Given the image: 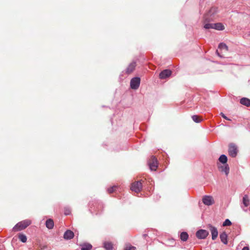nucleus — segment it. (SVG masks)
Wrapping results in <instances>:
<instances>
[{"instance_id": "f03ea898", "label": "nucleus", "mask_w": 250, "mask_h": 250, "mask_svg": "<svg viewBox=\"0 0 250 250\" xmlns=\"http://www.w3.org/2000/svg\"><path fill=\"white\" fill-rule=\"evenodd\" d=\"M89 206V210L92 213L95 212L96 214L100 213L104 207L102 203L98 201L90 202Z\"/></svg>"}, {"instance_id": "7c9ffc66", "label": "nucleus", "mask_w": 250, "mask_h": 250, "mask_svg": "<svg viewBox=\"0 0 250 250\" xmlns=\"http://www.w3.org/2000/svg\"><path fill=\"white\" fill-rule=\"evenodd\" d=\"M220 115L225 119L226 120H229V121H230V119H229V118H228L222 112H221L220 113Z\"/></svg>"}, {"instance_id": "dca6fc26", "label": "nucleus", "mask_w": 250, "mask_h": 250, "mask_svg": "<svg viewBox=\"0 0 250 250\" xmlns=\"http://www.w3.org/2000/svg\"><path fill=\"white\" fill-rule=\"evenodd\" d=\"M81 250H91L92 246L88 243H84L80 245Z\"/></svg>"}, {"instance_id": "7ed1b4c3", "label": "nucleus", "mask_w": 250, "mask_h": 250, "mask_svg": "<svg viewBox=\"0 0 250 250\" xmlns=\"http://www.w3.org/2000/svg\"><path fill=\"white\" fill-rule=\"evenodd\" d=\"M31 224L30 220H24L17 223L13 228L14 231H20L25 229Z\"/></svg>"}, {"instance_id": "2f4dec72", "label": "nucleus", "mask_w": 250, "mask_h": 250, "mask_svg": "<svg viewBox=\"0 0 250 250\" xmlns=\"http://www.w3.org/2000/svg\"><path fill=\"white\" fill-rule=\"evenodd\" d=\"M70 213V211L69 209H65L64 214L66 215H69Z\"/></svg>"}, {"instance_id": "f8f14e48", "label": "nucleus", "mask_w": 250, "mask_h": 250, "mask_svg": "<svg viewBox=\"0 0 250 250\" xmlns=\"http://www.w3.org/2000/svg\"><path fill=\"white\" fill-rule=\"evenodd\" d=\"M74 236V232L69 229H68L65 231L63 234V238L65 240H70L72 239Z\"/></svg>"}, {"instance_id": "2eb2a0df", "label": "nucleus", "mask_w": 250, "mask_h": 250, "mask_svg": "<svg viewBox=\"0 0 250 250\" xmlns=\"http://www.w3.org/2000/svg\"><path fill=\"white\" fill-rule=\"evenodd\" d=\"M220 238L224 244H228V235L226 232L224 231L220 234Z\"/></svg>"}, {"instance_id": "6ab92c4d", "label": "nucleus", "mask_w": 250, "mask_h": 250, "mask_svg": "<svg viewBox=\"0 0 250 250\" xmlns=\"http://www.w3.org/2000/svg\"><path fill=\"white\" fill-rule=\"evenodd\" d=\"M103 247L106 250H113V244L110 242L104 241L103 243Z\"/></svg>"}, {"instance_id": "473e14b6", "label": "nucleus", "mask_w": 250, "mask_h": 250, "mask_svg": "<svg viewBox=\"0 0 250 250\" xmlns=\"http://www.w3.org/2000/svg\"><path fill=\"white\" fill-rule=\"evenodd\" d=\"M40 248L42 250H44V249H45L47 248V246L45 245H43V246L40 245Z\"/></svg>"}, {"instance_id": "412c9836", "label": "nucleus", "mask_w": 250, "mask_h": 250, "mask_svg": "<svg viewBox=\"0 0 250 250\" xmlns=\"http://www.w3.org/2000/svg\"><path fill=\"white\" fill-rule=\"evenodd\" d=\"M240 103L247 106H250V100L247 98H242L240 99Z\"/></svg>"}, {"instance_id": "423d86ee", "label": "nucleus", "mask_w": 250, "mask_h": 250, "mask_svg": "<svg viewBox=\"0 0 250 250\" xmlns=\"http://www.w3.org/2000/svg\"><path fill=\"white\" fill-rule=\"evenodd\" d=\"M208 232L205 229H199L196 232V236L199 239H204L208 235Z\"/></svg>"}, {"instance_id": "393cba45", "label": "nucleus", "mask_w": 250, "mask_h": 250, "mask_svg": "<svg viewBox=\"0 0 250 250\" xmlns=\"http://www.w3.org/2000/svg\"><path fill=\"white\" fill-rule=\"evenodd\" d=\"M204 25V28L206 29H213V23H210L209 22H205L204 21H203Z\"/></svg>"}, {"instance_id": "c9c22d12", "label": "nucleus", "mask_w": 250, "mask_h": 250, "mask_svg": "<svg viewBox=\"0 0 250 250\" xmlns=\"http://www.w3.org/2000/svg\"><path fill=\"white\" fill-rule=\"evenodd\" d=\"M146 235H147V234H144V235H143V236H144V237H146Z\"/></svg>"}, {"instance_id": "5701e85b", "label": "nucleus", "mask_w": 250, "mask_h": 250, "mask_svg": "<svg viewBox=\"0 0 250 250\" xmlns=\"http://www.w3.org/2000/svg\"><path fill=\"white\" fill-rule=\"evenodd\" d=\"M219 161L223 164H227L228 157L226 155L222 154L219 158Z\"/></svg>"}, {"instance_id": "f704fd0d", "label": "nucleus", "mask_w": 250, "mask_h": 250, "mask_svg": "<svg viewBox=\"0 0 250 250\" xmlns=\"http://www.w3.org/2000/svg\"><path fill=\"white\" fill-rule=\"evenodd\" d=\"M216 53L218 56H219L220 57H222V56L220 55L217 50L216 51Z\"/></svg>"}, {"instance_id": "9d476101", "label": "nucleus", "mask_w": 250, "mask_h": 250, "mask_svg": "<svg viewBox=\"0 0 250 250\" xmlns=\"http://www.w3.org/2000/svg\"><path fill=\"white\" fill-rule=\"evenodd\" d=\"M151 161V162L148 163L149 168L151 170H156L158 167L157 159L155 157L152 156Z\"/></svg>"}, {"instance_id": "6e6552de", "label": "nucleus", "mask_w": 250, "mask_h": 250, "mask_svg": "<svg viewBox=\"0 0 250 250\" xmlns=\"http://www.w3.org/2000/svg\"><path fill=\"white\" fill-rule=\"evenodd\" d=\"M208 228L209 229L210 231L212 239L213 240H215L218 235V232L217 228L211 224L208 225Z\"/></svg>"}, {"instance_id": "ddd939ff", "label": "nucleus", "mask_w": 250, "mask_h": 250, "mask_svg": "<svg viewBox=\"0 0 250 250\" xmlns=\"http://www.w3.org/2000/svg\"><path fill=\"white\" fill-rule=\"evenodd\" d=\"M219 170L222 172H224L226 176H228L229 172V167L228 164H225L224 166H221L218 167Z\"/></svg>"}, {"instance_id": "4468645a", "label": "nucleus", "mask_w": 250, "mask_h": 250, "mask_svg": "<svg viewBox=\"0 0 250 250\" xmlns=\"http://www.w3.org/2000/svg\"><path fill=\"white\" fill-rule=\"evenodd\" d=\"M136 67V62H132L130 63L127 68L126 69V73L128 74L131 73L133 71Z\"/></svg>"}, {"instance_id": "0eeeda50", "label": "nucleus", "mask_w": 250, "mask_h": 250, "mask_svg": "<svg viewBox=\"0 0 250 250\" xmlns=\"http://www.w3.org/2000/svg\"><path fill=\"white\" fill-rule=\"evenodd\" d=\"M142 188V184L141 181H137L131 184L130 189L132 191L135 192H139L141 191Z\"/></svg>"}, {"instance_id": "f257e3e1", "label": "nucleus", "mask_w": 250, "mask_h": 250, "mask_svg": "<svg viewBox=\"0 0 250 250\" xmlns=\"http://www.w3.org/2000/svg\"><path fill=\"white\" fill-rule=\"evenodd\" d=\"M217 12L218 11L217 7H211L208 12L204 15V22H210L213 21L215 18V16Z\"/></svg>"}, {"instance_id": "1a4fd4ad", "label": "nucleus", "mask_w": 250, "mask_h": 250, "mask_svg": "<svg viewBox=\"0 0 250 250\" xmlns=\"http://www.w3.org/2000/svg\"><path fill=\"white\" fill-rule=\"evenodd\" d=\"M203 203L207 206H210L214 204V201L212 196L205 195L202 199Z\"/></svg>"}, {"instance_id": "b1692460", "label": "nucleus", "mask_w": 250, "mask_h": 250, "mask_svg": "<svg viewBox=\"0 0 250 250\" xmlns=\"http://www.w3.org/2000/svg\"><path fill=\"white\" fill-rule=\"evenodd\" d=\"M123 250H136V248L132 246L130 243H126L125 244Z\"/></svg>"}, {"instance_id": "f3484780", "label": "nucleus", "mask_w": 250, "mask_h": 250, "mask_svg": "<svg viewBox=\"0 0 250 250\" xmlns=\"http://www.w3.org/2000/svg\"><path fill=\"white\" fill-rule=\"evenodd\" d=\"M242 203L245 207H248L250 204V200L248 195H245L243 197Z\"/></svg>"}, {"instance_id": "9b49d317", "label": "nucleus", "mask_w": 250, "mask_h": 250, "mask_svg": "<svg viewBox=\"0 0 250 250\" xmlns=\"http://www.w3.org/2000/svg\"><path fill=\"white\" fill-rule=\"evenodd\" d=\"M171 74V71L169 69H165L161 71L159 74L161 79H165L168 77Z\"/></svg>"}, {"instance_id": "a878e982", "label": "nucleus", "mask_w": 250, "mask_h": 250, "mask_svg": "<svg viewBox=\"0 0 250 250\" xmlns=\"http://www.w3.org/2000/svg\"><path fill=\"white\" fill-rule=\"evenodd\" d=\"M191 118L193 121L196 123H199L202 121V120L200 119V117L196 115L192 116Z\"/></svg>"}, {"instance_id": "72a5a7b5", "label": "nucleus", "mask_w": 250, "mask_h": 250, "mask_svg": "<svg viewBox=\"0 0 250 250\" xmlns=\"http://www.w3.org/2000/svg\"><path fill=\"white\" fill-rule=\"evenodd\" d=\"M242 250H249V247L246 246L244 247Z\"/></svg>"}, {"instance_id": "bb28decb", "label": "nucleus", "mask_w": 250, "mask_h": 250, "mask_svg": "<svg viewBox=\"0 0 250 250\" xmlns=\"http://www.w3.org/2000/svg\"><path fill=\"white\" fill-rule=\"evenodd\" d=\"M19 238L22 243H25L27 241V237L25 235L22 233L19 234Z\"/></svg>"}, {"instance_id": "c85d7f7f", "label": "nucleus", "mask_w": 250, "mask_h": 250, "mask_svg": "<svg viewBox=\"0 0 250 250\" xmlns=\"http://www.w3.org/2000/svg\"><path fill=\"white\" fill-rule=\"evenodd\" d=\"M117 188V186H114L113 187H111L107 188V191H108V192L111 193L113 192L114 191H115Z\"/></svg>"}, {"instance_id": "4be33fe9", "label": "nucleus", "mask_w": 250, "mask_h": 250, "mask_svg": "<svg viewBox=\"0 0 250 250\" xmlns=\"http://www.w3.org/2000/svg\"><path fill=\"white\" fill-rule=\"evenodd\" d=\"M188 234L187 232L183 231L181 233L180 238L181 241L186 242L188 240Z\"/></svg>"}, {"instance_id": "cd10ccee", "label": "nucleus", "mask_w": 250, "mask_h": 250, "mask_svg": "<svg viewBox=\"0 0 250 250\" xmlns=\"http://www.w3.org/2000/svg\"><path fill=\"white\" fill-rule=\"evenodd\" d=\"M218 48L221 49H225L226 50H228V47L227 45L223 42L220 43L218 45Z\"/></svg>"}, {"instance_id": "a211bd4d", "label": "nucleus", "mask_w": 250, "mask_h": 250, "mask_svg": "<svg viewBox=\"0 0 250 250\" xmlns=\"http://www.w3.org/2000/svg\"><path fill=\"white\" fill-rule=\"evenodd\" d=\"M45 226L47 229H52L54 226L53 220L51 219H47L45 222Z\"/></svg>"}, {"instance_id": "c756f323", "label": "nucleus", "mask_w": 250, "mask_h": 250, "mask_svg": "<svg viewBox=\"0 0 250 250\" xmlns=\"http://www.w3.org/2000/svg\"><path fill=\"white\" fill-rule=\"evenodd\" d=\"M231 225V222L229 219H226L223 224V226H229Z\"/></svg>"}, {"instance_id": "39448f33", "label": "nucleus", "mask_w": 250, "mask_h": 250, "mask_svg": "<svg viewBox=\"0 0 250 250\" xmlns=\"http://www.w3.org/2000/svg\"><path fill=\"white\" fill-rule=\"evenodd\" d=\"M228 152L229 155L232 158L236 156L238 153V149L236 146L234 144H230L229 146Z\"/></svg>"}, {"instance_id": "20e7f679", "label": "nucleus", "mask_w": 250, "mask_h": 250, "mask_svg": "<svg viewBox=\"0 0 250 250\" xmlns=\"http://www.w3.org/2000/svg\"><path fill=\"white\" fill-rule=\"evenodd\" d=\"M141 82L140 78L136 77H134L130 80V88L134 90L137 89L140 86Z\"/></svg>"}, {"instance_id": "aec40b11", "label": "nucleus", "mask_w": 250, "mask_h": 250, "mask_svg": "<svg viewBox=\"0 0 250 250\" xmlns=\"http://www.w3.org/2000/svg\"><path fill=\"white\" fill-rule=\"evenodd\" d=\"M213 29L219 31H222L225 29V27L222 23L218 22L213 23Z\"/></svg>"}]
</instances>
